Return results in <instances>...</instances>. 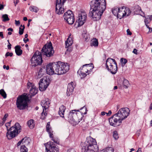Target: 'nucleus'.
<instances>
[{
  "label": "nucleus",
  "mask_w": 152,
  "mask_h": 152,
  "mask_svg": "<svg viewBox=\"0 0 152 152\" xmlns=\"http://www.w3.org/2000/svg\"><path fill=\"white\" fill-rule=\"evenodd\" d=\"M13 55V53H10L9 52H7V53L5 54V56L7 57L9 56H10V57H11Z\"/></svg>",
  "instance_id": "49"
},
{
  "label": "nucleus",
  "mask_w": 152,
  "mask_h": 152,
  "mask_svg": "<svg viewBox=\"0 0 152 152\" xmlns=\"http://www.w3.org/2000/svg\"><path fill=\"white\" fill-rule=\"evenodd\" d=\"M28 149L25 145H22L20 148V152H27Z\"/></svg>",
  "instance_id": "43"
},
{
  "label": "nucleus",
  "mask_w": 152,
  "mask_h": 152,
  "mask_svg": "<svg viewBox=\"0 0 152 152\" xmlns=\"http://www.w3.org/2000/svg\"><path fill=\"white\" fill-rule=\"evenodd\" d=\"M9 44L8 45L7 47L8 49H10L11 48V45L10 43H9Z\"/></svg>",
  "instance_id": "59"
},
{
  "label": "nucleus",
  "mask_w": 152,
  "mask_h": 152,
  "mask_svg": "<svg viewBox=\"0 0 152 152\" xmlns=\"http://www.w3.org/2000/svg\"><path fill=\"white\" fill-rule=\"evenodd\" d=\"M19 2V0H16V1L15 2V1H14V3L15 4V5L16 6V4Z\"/></svg>",
  "instance_id": "58"
},
{
  "label": "nucleus",
  "mask_w": 152,
  "mask_h": 152,
  "mask_svg": "<svg viewBox=\"0 0 152 152\" xmlns=\"http://www.w3.org/2000/svg\"><path fill=\"white\" fill-rule=\"evenodd\" d=\"M15 52L18 56L21 55L23 53L22 50L21 49V47L19 45H17L15 47Z\"/></svg>",
  "instance_id": "25"
},
{
  "label": "nucleus",
  "mask_w": 152,
  "mask_h": 152,
  "mask_svg": "<svg viewBox=\"0 0 152 152\" xmlns=\"http://www.w3.org/2000/svg\"><path fill=\"white\" fill-rule=\"evenodd\" d=\"M151 19L150 18H149L145 19L144 21L145 24L149 23V22L151 21Z\"/></svg>",
  "instance_id": "48"
},
{
  "label": "nucleus",
  "mask_w": 152,
  "mask_h": 152,
  "mask_svg": "<svg viewBox=\"0 0 152 152\" xmlns=\"http://www.w3.org/2000/svg\"><path fill=\"white\" fill-rule=\"evenodd\" d=\"M66 0H56V5L64 6Z\"/></svg>",
  "instance_id": "35"
},
{
  "label": "nucleus",
  "mask_w": 152,
  "mask_h": 152,
  "mask_svg": "<svg viewBox=\"0 0 152 152\" xmlns=\"http://www.w3.org/2000/svg\"><path fill=\"white\" fill-rule=\"evenodd\" d=\"M66 109L65 107L63 105H61L59 108L58 114L62 117H64V113Z\"/></svg>",
  "instance_id": "23"
},
{
  "label": "nucleus",
  "mask_w": 152,
  "mask_h": 152,
  "mask_svg": "<svg viewBox=\"0 0 152 152\" xmlns=\"http://www.w3.org/2000/svg\"><path fill=\"white\" fill-rule=\"evenodd\" d=\"M50 122H48L46 126L47 131L48 133L49 134L50 137H51V135H53V134L52 133L51 129V127H50Z\"/></svg>",
  "instance_id": "31"
},
{
  "label": "nucleus",
  "mask_w": 152,
  "mask_h": 152,
  "mask_svg": "<svg viewBox=\"0 0 152 152\" xmlns=\"http://www.w3.org/2000/svg\"><path fill=\"white\" fill-rule=\"evenodd\" d=\"M124 10L125 16H127L131 13V11L129 10V9L128 8H125V7H124Z\"/></svg>",
  "instance_id": "34"
},
{
  "label": "nucleus",
  "mask_w": 152,
  "mask_h": 152,
  "mask_svg": "<svg viewBox=\"0 0 152 152\" xmlns=\"http://www.w3.org/2000/svg\"><path fill=\"white\" fill-rule=\"evenodd\" d=\"M42 56L40 52L38 51H36L31 59L32 66L35 67L38 65H41L43 61Z\"/></svg>",
  "instance_id": "8"
},
{
  "label": "nucleus",
  "mask_w": 152,
  "mask_h": 152,
  "mask_svg": "<svg viewBox=\"0 0 152 152\" xmlns=\"http://www.w3.org/2000/svg\"><path fill=\"white\" fill-rule=\"evenodd\" d=\"M45 70L46 69L45 67H43L42 68H41L39 70L38 74L37 77L39 78L42 77L44 74V72H45Z\"/></svg>",
  "instance_id": "28"
},
{
  "label": "nucleus",
  "mask_w": 152,
  "mask_h": 152,
  "mask_svg": "<svg viewBox=\"0 0 152 152\" xmlns=\"http://www.w3.org/2000/svg\"><path fill=\"white\" fill-rule=\"evenodd\" d=\"M23 144H24V145L25 146L28 145L30 142V139L29 138L25 137L23 139Z\"/></svg>",
  "instance_id": "30"
},
{
  "label": "nucleus",
  "mask_w": 152,
  "mask_h": 152,
  "mask_svg": "<svg viewBox=\"0 0 152 152\" xmlns=\"http://www.w3.org/2000/svg\"><path fill=\"white\" fill-rule=\"evenodd\" d=\"M21 127L20 124L16 123L15 125L11 127L9 129L7 128V137L8 139H11L15 137L20 132Z\"/></svg>",
  "instance_id": "5"
},
{
  "label": "nucleus",
  "mask_w": 152,
  "mask_h": 152,
  "mask_svg": "<svg viewBox=\"0 0 152 152\" xmlns=\"http://www.w3.org/2000/svg\"><path fill=\"white\" fill-rule=\"evenodd\" d=\"M23 41L25 43H26L28 41L29 39H23Z\"/></svg>",
  "instance_id": "60"
},
{
  "label": "nucleus",
  "mask_w": 152,
  "mask_h": 152,
  "mask_svg": "<svg viewBox=\"0 0 152 152\" xmlns=\"http://www.w3.org/2000/svg\"><path fill=\"white\" fill-rule=\"evenodd\" d=\"M106 67L108 71L113 75L115 74L117 71V63L115 59L108 58L106 63Z\"/></svg>",
  "instance_id": "6"
},
{
  "label": "nucleus",
  "mask_w": 152,
  "mask_h": 152,
  "mask_svg": "<svg viewBox=\"0 0 152 152\" xmlns=\"http://www.w3.org/2000/svg\"><path fill=\"white\" fill-rule=\"evenodd\" d=\"M52 63L47 64L46 66V70L47 73L49 75L54 74V70L53 69Z\"/></svg>",
  "instance_id": "17"
},
{
  "label": "nucleus",
  "mask_w": 152,
  "mask_h": 152,
  "mask_svg": "<svg viewBox=\"0 0 152 152\" xmlns=\"http://www.w3.org/2000/svg\"><path fill=\"white\" fill-rule=\"evenodd\" d=\"M82 145V150L83 152H96L98 150L95 140L91 137L87 138Z\"/></svg>",
  "instance_id": "2"
},
{
  "label": "nucleus",
  "mask_w": 152,
  "mask_h": 152,
  "mask_svg": "<svg viewBox=\"0 0 152 152\" xmlns=\"http://www.w3.org/2000/svg\"><path fill=\"white\" fill-rule=\"evenodd\" d=\"M124 8V7H123L121 8H119V10L118 11V13L117 15L118 18L121 19L125 16Z\"/></svg>",
  "instance_id": "21"
},
{
  "label": "nucleus",
  "mask_w": 152,
  "mask_h": 152,
  "mask_svg": "<svg viewBox=\"0 0 152 152\" xmlns=\"http://www.w3.org/2000/svg\"><path fill=\"white\" fill-rule=\"evenodd\" d=\"M0 94L1 95L4 99L7 97V94L3 89H1L0 90Z\"/></svg>",
  "instance_id": "42"
},
{
  "label": "nucleus",
  "mask_w": 152,
  "mask_h": 152,
  "mask_svg": "<svg viewBox=\"0 0 152 152\" xmlns=\"http://www.w3.org/2000/svg\"><path fill=\"white\" fill-rule=\"evenodd\" d=\"M132 10L135 14H138L142 12L141 8L139 5H136L133 7Z\"/></svg>",
  "instance_id": "22"
},
{
  "label": "nucleus",
  "mask_w": 152,
  "mask_h": 152,
  "mask_svg": "<svg viewBox=\"0 0 152 152\" xmlns=\"http://www.w3.org/2000/svg\"><path fill=\"white\" fill-rule=\"evenodd\" d=\"M87 18V15L85 12H82L79 14L76 23H77L78 26L83 25L85 22Z\"/></svg>",
  "instance_id": "13"
},
{
  "label": "nucleus",
  "mask_w": 152,
  "mask_h": 152,
  "mask_svg": "<svg viewBox=\"0 0 152 152\" xmlns=\"http://www.w3.org/2000/svg\"><path fill=\"white\" fill-rule=\"evenodd\" d=\"M106 5L105 0H94L91 1L89 16L92 17L94 20H99L106 9Z\"/></svg>",
  "instance_id": "1"
},
{
  "label": "nucleus",
  "mask_w": 152,
  "mask_h": 152,
  "mask_svg": "<svg viewBox=\"0 0 152 152\" xmlns=\"http://www.w3.org/2000/svg\"><path fill=\"white\" fill-rule=\"evenodd\" d=\"M28 99L26 94L25 93L19 96L17 98L16 102L18 108L20 110H23L27 108Z\"/></svg>",
  "instance_id": "3"
},
{
  "label": "nucleus",
  "mask_w": 152,
  "mask_h": 152,
  "mask_svg": "<svg viewBox=\"0 0 152 152\" xmlns=\"http://www.w3.org/2000/svg\"><path fill=\"white\" fill-rule=\"evenodd\" d=\"M56 12L57 14L60 15L64 12L63 6L56 5Z\"/></svg>",
  "instance_id": "19"
},
{
  "label": "nucleus",
  "mask_w": 152,
  "mask_h": 152,
  "mask_svg": "<svg viewBox=\"0 0 152 152\" xmlns=\"http://www.w3.org/2000/svg\"><path fill=\"white\" fill-rule=\"evenodd\" d=\"M112 113V112L111 110H109L108 112V113H107V115H110Z\"/></svg>",
  "instance_id": "63"
},
{
  "label": "nucleus",
  "mask_w": 152,
  "mask_h": 152,
  "mask_svg": "<svg viewBox=\"0 0 152 152\" xmlns=\"http://www.w3.org/2000/svg\"><path fill=\"white\" fill-rule=\"evenodd\" d=\"M49 85V83L47 80L46 78L44 77L41 79L39 83V88L41 91L45 90Z\"/></svg>",
  "instance_id": "15"
},
{
  "label": "nucleus",
  "mask_w": 152,
  "mask_h": 152,
  "mask_svg": "<svg viewBox=\"0 0 152 152\" xmlns=\"http://www.w3.org/2000/svg\"><path fill=\"white\" fill-rule=\"evenodd\" d=\"M40 53L42 56L50 57L53 56L54 51L50 42L45 45L41 50Z\"/></svg>",
  "instance_id": "7"
},
{
  "label": "nucleus",
  "mask_w": 152,
  "mask_h": 152,
  "mask_svg": "<svg viewBox=\"0 0 152 152\" xmlns=\"http://www.w3.org/2000/svg\"><path fill=\"white\" fill-rule=\"evenodd\" d=\"M80 69H81L82 71H80V70H79L77 72V73L80 75L81 79H82L86 77L87 75L84 72V69L81 68H80Z\"/></svg>",
  "instance_id": "29"
},
{
  "label": "nucleus",
  "mask_w": 152,
  "mask_h": 152,
  "mask_svg": "<svg viewBox=\"0 0 152 152\" xmlns=\"http://www.w3.org/2000/svg\"><path fill=\"white\" fill-rule=\"evenodd\" d=\"M149 108L151 110H152V103L151 104L149 107Z\"/></svg>",
  "instance_id": "64"
},
{
  "label": "nucleus",
  "mask_w": 152,
  "mask_h": 152,
  "mask_svg": "<svg viewBox=\"0 0 152 152\" xmlns=\"http://www.w3.org/2000/svg\"><path fill=\"white\" fill-rule=\"evenodd\" d=\"M29 9L30 11L35 12H37L39 10V9L37 7L34 6H31L30 7Z\"/></svg>",
  "instance_id": "36"
},
{
  "label": "nucleus",
  "mask_w": 152,
  "mask_h": 152,
  "mask_svg": "<svg viewBox=\"0 0 152 152\" xmlns=\"http://www.w3.org/2000/svg\"><path fill=\"white\" fill-rule=\"evenodd\" d=\"M27 124L28 126L30 129H32L34 127L35 124L33 120L31 119L29 120L28 121Z\"/></svg>",
  "instance_id": "32"
},
{
  "label": "nucleus",
  "mask_w": 152,
  "mask_h": 152,
  "mask_svg": "<svg viewBox=\"0 0 152 152\" xmlns=\"http://www.w3.org/2000/svg\"><path fill=\"white\" fill-rule=\"evenodd\" d=\"M57 73L56 74L60 75L65 73L69 69V66L67 64H65L63 62L58 61L57 62Z\"/></svg>",
  "instance_id": "9"
},
{
  "label": "nucleus",
  "mask_w": 152,
  "mask_h": 152,
  "mask_svg": "<svg viewBox=\"0 0 152 152\" xmlns=\"http://www.w3.org/2000/svg\"><path fill=\"white\" fill-rule=\"evenodd\" d=\"M15 24L16 25L19 26L20 25V21L19 20L17 21L16 20H15Z\"/></svg>",
  "instance_id": "51"
},
{
  "label": "nucleus",
  "mask_w": 152,
  "mask_h": 152,
  "mask_svg": "<svg viewBox=\"0 0 152 152\" xmlns=\"http://www.w3.org/2000/svg\"><path fill=\"white\" fill-rule=\"evenodd\" d=\"M2 18H3L2 21L4 22L9 21L10 20V18L8 17V15L6 14L2 15Z\"/></svg>",
  "instance_id": "40"
},
{
  "label": "nucleus",
  "mask_w": 152,
  "mask_h": 152,
  "mask_svg": "<svg viewBox=\"0 0 152 152\" xmlns=\"http://www.w3.org/2000/svg\"><path fill=\"white\" fill-rule=\"evenodd\" d=\"M73 84L74 83L72 82L68 84L66 92L67 96H69L73 91L74 88V87L73 86Z\"/></svg>",
  "instance_id": "18"
},
{
  "label": "nucleus",
  "mask_w": 152,
  "mask_h": 152,
  "mask_svg": "<svg viewBox=\"0 0 152 152\" xmlns=\"http://www.w3.org/2000/svg\"><path fill=\"white\" fill-rule=\"evenodd\" d=\"M23 139H22V140L20 141H19L17 143V145L18 146H19L21 144V143H22L23 144Z\"/></svg>",
  "instance_id": "55"
},
{
  "label": "nucleus",
  "mask_w": 152,
  "mask_h": 152,
  "mask_svg": "<svg viewBox=\"0 0 152 152\" xmlns=\"http://www.w3.org/2000/svg\"><path fill=\"white\" fill-rule=\"evenodd\" d=\"M73 41L72 39H67L65 41L66 48H68L71 46L73 43Z\"/></svg>",
  "instance_id": "26"
},
{
  "label": "nucleus",
  "mask_w": 152,
  "mask_h": 152,
  "mask_svg": "<svg viewBox=\"0 0 152 152\" xmlns=\"http://www.w3.org/2000/svg\"><path fill=\"white\" fill-rule=\"evenodd\" d=\"M64 20L69 24H72L75 22L74 14L70 10H68L64 13Z\"/></svg>",
  "instance_id": "12"
},
{
  "label": "nucleus",
  "mask_w": 152,
  "mask_h": 152,
  "mask_svg": "<svg viewBox=\"0 0 152 152\" xmlns=\"http://www.w3.org/2000/svg\"><path fill=\"white\" fill-rule=\"evenodd\" d=\"M120 61L122 64H123L124 65L127 62V60L124 58H121V59Z\"/></svg>",
  "instance_id": "46"
},
{
  "label": "nucleus",
  "mask_w": 152,
  "mask_h": 152,
  "mask_svg": "<svg viewBox=\"0 0 152 152\" xmlns=\"http://www.w3.org/2000/svg\"><path fill=\"white\" fill-rule=\"evenodd\" d=\"M116 114H115L109 119L110 124L116 127L119 126L122 123V121Z\"/></svg>",
  "instance_id": "11"
},
{
  "label": "nucleus",
  "mask_w": 152,
  "mask_h": 152,
  "mask_svg": "<svg viewBox=\"0 0 152 152\" xmlns=\"http://www.w3.org/2000/svg\"><path fill=\"white\" fill-rule=\"evenodd\" d=\"M53 135H51V137H50L52 138V140L56 144H59V141L58 139H54L53 137Z\"/></svg>",
  "instance_id": "45"
},
{
  "label": "nucleus",
  "mask_w": 152,
  "mask_h": 152,
  "mask_svg": "<svg viewBox=\"0 0 152 152\" xmlns=\"http://www.w3.org/2000/svg\"><path fill=\"white\" fill-rule=\"evenodd\" d=\"M137 50L136 49H134L133 50V52L135 54H137Z\"/></svg>",
  "instance_id": "61"
},
{
  "label": "nucleus",
  "mask_w": 152,
  "mask_h": 152,
  "mask_svg": "<svg viewBox=\"0 0 152 152\" xmlns=\"http://www.w3.org/2000/svg\"><path fill=\"white\" fill-rule=\"evenodd\" d=\"M8 114L7 113H6L5 114L4 117H3V120H4V121H6V118L8 117Z\"/></svg>",
  "instance_id": "52"
},
{
  "label": "nucleus",
  "mask_w": 152,
  "mask_h": 152,
  "mask_svg": "<svg viewBox=\"0 0 152 152\" xmlns=\"http://www.w3.org/2000/svg\"><path fill=\"white\" fill-rule=\"evenodd\" d=\"M67 152H76L74 149H71L69 150H68Z\"/></svg>",
  "instance_id": "54"
},
{
  "label": "nucleus",
  "mask_w": 152,
  "mask_h": 152,
  "mask_svg": "<svg viewBox=\"0 0 152 152\" xmlns=\"http://www.w3.org/2000/svg\"><path fill=\"white\" fill-rule=\"evenodd\" d=\"M24 28L25 26L24 25L22 26V25H20L19 28V34L20 35H21L23 34Z\"/></svg>",
  "instance_id": "39"
},
{
  "label": "nucleus",
  "mask_w": 152,
  "mask_h": 152,
  "mask_svg": "<svg viewBox=\"0 0 152 152\" xmlns=\"http://www.w3.org/2000/svg\"><path fill=\"white\" fill-rule=\"evenodd\" d=\"M92 64H85L83 66L82 68L84 69V72L87 73L88 71V69H92L94 67L92 66Z\"/></svg>",
  "instance_id": "20"
},
{
  "label": "nucleus",
  "mask_w": 152,
  "mask_h": 152,
  "mask_svg": "<svg viewBox=\"0 0 152 152\" xmlns=\"http://www.w3.org/2000/svg\"><path fill=\"white\" fill-rule=\"evenodd\" d=\"M7 31L9 32L8 33V34L9 35H11L12 34V32L13 31V29L12 28H9L7 29Z\"/></svg>",
  "instance_id": "47"
},
{
  "label": "nucleus",
  "mask_w": 152,
  "mask_h": 152,
  "mask_svg": "<svg viewBox=\"0 0 152 152\" xmlns=\"http://www.w3.org/2000/svg\"><path fill=\"white\" fill-rule=\"evenodd\" d=\"M82 37L83 38H88L90 37L89 34L87 33L86 31H84L82 34Z\"/></svg>",
  "instance_id": "41"
},
{
  "label": "nucleus",
  "mask_w": 152,
  "mask_h": 152,
  "mask_svg": "<svg viewBox=\"0 0 152 152\" xmlns=\"http://www.w3.org/2000/svg\"><path fill=\"white\" fill-rule=\"evenodd\" d=\"M52 67H53V69L54 70V74H56L57 73V62L55 63H52Z\"/></svg>",
  "instance_id": "38"
},
{
  "label": "nucleus",
  "mask_w": 152,
  "mask_h": 152,
  "mask_svg": "<svg viewBox=\"0 0 152 152\" xmlns=\"http://www.w3.org/2000/svg\"><path fill=\"white\" fill-rule=\"evenodd\" d=\"M113 136L115 140H117L118 138V135L116 131H114L113 132Z\"/></svg>",
  "instance_id": "44"
},
{
  "label": "nucleus",
  "mask_w": 152,
  "mask_h": 152,
  "mask_svg": "<svg viewBox=\"0 0 152 152\" xmlns=\"http://www.w3.org/2000/svg\"><path fill=\"white\" fill-rule=\"evenodd\" d=\"M32 86H34L33 85V84H32V83H27V88H29L30 87H32Z\"/></svg>",
  "instance_id": "50"
},
{
  "label": "nucleus",
  "mask_w": 152,
  "mask_h": 152,
  "mask_svg": "<svg viewBox=\"0 0 152 152\" xmlns=\"http://www.w3.org/2000/svg\"><path fill=\"white\" fill-rule=\"evenodd\" d=\"M82 109L85 111L84 112L79 111L78 113H75L73 112V111H75V110H72V112H70L68 116L70 120L76 123L79 122L83 115L86 114L87 112V109L85 106L83 107Z\"/></svg>",
  "instance_id": "4"
},
{
  "label": "nucleus",
  "mask_w": 152,
  "mask_h": 152,
  "mask_svg": "<svg viewBox=\"0 0 152 152\" xmlns=\"http://www.w3.org/2000/svg\"><path fill=\"white\" fill-rule=\"evenodd\" d=\"M4 8V6L1 4H0V10H1L2 9H3Z\"/></svg>",
  "instance_id": "56"
},
{
  "label": "nucleus",
  "mask_w": 152,
  "mask_h": 152,
  "mask_svg": "<svg viewBox=\"0 0 152 152\" xmlns=\"http://www.w3.org/2000/svg\"><path fill=\"white\" fill-rule=\"evenodd\" d=\"M0 37H1V38H4L3 32H0Z\"/></svg>",
  "instance_id": "57"
},
{
  "label": "nucleus",
  "mask_w": 152,
  "mask_h": 152,
  "mask_svg": "<svg viewBox=\"0 0 152 152\" xmlns=\"http://www.w3.org/2000/svg\"><path fill=\"white\" fill-rule=\"evenodd\" d=\"M98 42L97 39H92L91 40V45L94 46L95 47H97L98 46Z\"/></svg>",
  "instance_id": "27"
},
{
  "label": "nucleus",
  "mask_w": 152,
  "mask_h": 152,
  "mask_svg": "<svg viewBox=\"0 0 152 152\" xmlns=\"http://www.w3.org/2000/svg\"><path fill=\"white\" fill-rule=\"evenodd\" d=\"M45 145L47 152H58V148L56 147L55 144L53 142L50 141L45 144Z\"/></svg>",
  "instance_id": "14"
},
{
  "label": "nucleus",
  "mask_w": 152,
  "mask_h": 152,
  "mask_svg": "<svg viewBox=\"0 0 152 152\" xmlns=\"http://www.w3.org/2000/svg\"><path fill=\"white\" fill-rule=\"evenodd\" d=\"M129 110L128 108H122L120 109L118 113H116L122 121L129 115Z\"/></svg>",
  "instance_id": "10"
},
{
  "label": "nucleus",
  "mask_w": 152,
  "mask_h": 152,
  "mask_svg": "<svg viewBox=\"0 0 152 152\" xmlns=\"http://www.w3.org/2000/svg\"><path fill=\"white\" fill-rule=\"evenodd\" d=\"M50 104V102L49 99H48L43 100L42 101L41 105L43 108V111L42 113V116H43V115H44L45 116H46L47 115L46 110L49 107Z\"/></svg>",
  "instance_id": "16"
},
{
  "label": "nucleus",
  "mask_w": 152,
  "mask_h": 152,
  "mask_svg": "<svg viewBox=\"0 0 152 152\" xmlns=\"http://www.w3.org/2000/svg\"><path fill=\"white\" fill-rule=\"evenodd\" d=\"M119 10V8L117 7H114L112 9V12L113 13L115 16H117L118 13V11Z\"/></svg>",
  "instance_id": "37"
},
{
  "label": "nucleus",
  "mask_w": 152,
  "mask_h": 152,
  "mask_svg": "<svg viewBox=\"0 0 152 152\" xmlns=\"http://www.w3.org/2000/svg\"><path fill=\"white\" fill-rule=\"evenodd\" d=\"M106 114H107V113H106L105 112H101V115H105Z\"/></svg>",
  "instance_id": "62"
},
{
  "label": "nucleus",
  "mask_w": 152,
  "mask_h": 152,
  "mask_svg": "<svg viewBox=\"0 0 152 152\" xmlns=\"http://www.w3.org/2000/svg\"><path fill=\"white\" fill-rule=\"evenodd\" d=\"M130 85L129 81L126 79H124L123 82V85L125 88H127Z\"/></svg>",
  "instance_id": "33"
},
{
  "label": "nucleus",
  "mask_w": 152,
  "mask_h": 152,
  "mask_svg": "<svg viewBox=\"0 0 152 152\" xmlns=\"http://www.w3.org/2000/svg\"><path fill=\"white\" fill-rule=\"evenodd\" d=\"M38 90L34 86H32V87L30 90V93L32 96H33L36 94L38 92Z\"/></svg>",
  "instance_id": "24"
},
{
  "label": "nucleus",
  "mask_w": 152,
  "mask_h": 152,
  "mask_svg": "<svg viewBox=\"0 0 152 152\" xmlns=\"http://www.w3.org/2000/svg\"><path fill=\"white\" fill-rule=\"evenodd\" d=\"M127 34L128 35H131L132 34V32L130 31L129 29H127L126 31Z\"/></svg>",
  "instance_id": "53"
}]
</instances>
